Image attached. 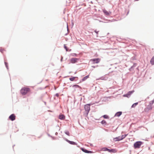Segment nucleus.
Segmentation results:
<instances>
[{"mask_svg":"<svg viewBox=\"0 0 154 154\" xmlns=\"http://www.w3.org/2000/svg\"><path fill=\"white\" fill-rule=\"evenodd\" d=\"M84 152L86 153H92V152L91 151H89L86 150V149L82 148L81 149Z\"/></svg>","mask_w":154,"mask_h":154,"instance_id":"f8f14e48","label":"nucleus"},{"mask_svg":"<svg viewBox=\"0 0 154 154\" xmlns=\"http://www.w3.org/2000/svg\"><path fill=\"white\" fill-rule=\"evenodd\" d=\"M122 112H117L115 114V116L119 117L122 115Z\"/></svg>","mask_w":154,"mask_h":154,"instance_id":"4468645a","label":"nucleus"},{"mask_svg":"<svg viewBox=\"0 0 154 154\" xmlns=\"http://www.w3.org/2000/svg\"><path fill=\"white\" fill-rule=\"evenodd\" d=\"M63 59V57H62L61 59V61H62Z\"/></svg>","mask_w":154,"mask_h":154,"instance_id":"c9c22d12","label":"nucleus"},{"mask_svg":"<svg viewBox=\"0 0 154 154\" xmlns=\"http://www.w3.org/2000/svg\"><path fill=\"white\" fill-rule=\"evenodd\" d=\"M99 31H97V30L95 29L94 30V32L96 33L97 35L98 34Z\"/></svg>","mask_w":154,"mask_h":154,"instance_id":"c85d7f7f","label":"nucleus"},{"mask_svg":"<svg viewBox=\"0 0 154 154\" xmlns=\"http://www.w3.org/2000/svg\"><path fill=\"white\" fill-rule=\"evenodd\" d=\"M103 149L104 151H107L109 152L115 153L117 152L116 150L115 149H109L107 148L104 147L103 148Z\"/></svg>","mask_w":154,"mask_h":154,"instance_id":"20e7f679","label":"nucleus"},{"mask_svg":"<svg viewBox=\"0 0 154 154\" xmlns=\"http://www.w3.org/2000/svg\"><path fill=\"white\" fill-rule=\"evenodd\" d=\"M101 123L102 124H104V125H106V122L105 120H103L101 122Z\"/></svg>","mask_w":154,"mask_h":154,"instance_id":"6ab92c4d","label":"nucleus"},{"mask_svg":"<svg viewBox=\"0 0 154 154\" xmlns=\"http://www.w3.org/2000/svg\"><path fill=\"white\" fill-rule=\"evenodd\" d=\"M65 133L67 135H68L69 136H70L69 133V131H65Z\"/></svg>","mask_w":154,"mask_h":154,"instance_id":"5701e85b","label":"nucleus"},{"mask_svg":"<svg viewBox=\"0 0 154 154\" xmlns=\"http://www.w3.org/2000/svg\"><path fill=\"white\" fill-rule=\"evenodd\" d=\"M103 117L104 119H108L109 118L108 116L106 115H104L103 116Z\"/></svg>","mask_w":154,"mask_h":154,"instance_id":"b1692460","label":"nucleus"},{"mask_svg":"<svg viewBox=\"0 0 154 154\" xmlns=\"http://www.w3.org/2000/svg\"><path fill=\"white\" fill-rule=\"evenodd\" d=\"M92 67H93V68H95V66H92Z\"/></svg>","mask_w":154,"mask_h":154,"instance_id":"f704fd0d","label":"nucleus"},{"mask_svg":"<svg viewBox=\"0 0 154 154\" xmlns=\"http://www.w3.org/2000/svg\"><path fill=\"white\" fill-rule=\"evenodd\" d=\"M30 89L28 87H23L20 90V93L23 95H25L29 93Z\"/></svg>","mask_w":154,"mask_h":154,"instance_id":"f257e3e1","label":"nucleus"},{"mask_svg":"<svg viewBox=\"0 0 154 154\" xmlns=\"http://www.w3.org/2000/svg\"><path fill=\"white\" fill-rule=\"evenodd\" d=\"M44 103H45V104H46V103L45 102Z\"/></svg>","mask_w":154,"mask_h":154,"instance_id":"58836bf2","label":"nucleus"},{"mask_svg":"<svg viewBox=\"0 0 154 154\" xmlns=\"http://www.w3.org/2000/svg\"><path fill=\"white\" fill-rule=\"evenodd\" d=\"M121 138V136H119L118 137H117L116 138V141H120L122 140H120V139Z\"/></svg>","mask_w":154,"mask_h":154,"instance_id":"412c9836","label":"nucleus"},{"mask_svg":"<svg viewBox=\"0 0 154 154\" xmlns=\"http://www.w3.org/2000/svg\"><path fill=\"white\" fill-rule=\"evenodd\" d=\"M128 135V134L122 135L121 136V138L120 139V140H122L124 139L126 137V136H127Z\"/></svg>","mask_w":154,"mask_h":154,"instance_id":"a211bd4d","label":"nucleus"},{"mask_svg":"<svg viewBox=\"0 0 154 154\" xmlns=\"http://www.w3.org/2000/svg\"><path fill=\"white\" fill-rule=\"evenodd\" d=\"M72 56L77 57L78 56L77 54L75 53H73L72 54Z\"/></svg>","mask_w":154,"mask_h":154,"instance_id":"a878e982","label":"nucleus"},{"mask_svg":"<svg viewBox=\"0 0 154 154\" xmlns=\"http://www.w3.org/2000/svg\"><path fill=\"white\" fill-rule=\"evenodd\" d=\"M137 69H138V67H137Z\"/></svg>","mask_w":154,"mask_h":154,"instance_id":"e433bc0d","label":"nucleus"},{"mask_svg":"<svg viewBox=\"0 0 154 154\" xmlns=\"http://www.w3.org/2000/svg\"><path fill=\"white\" fill-rule=\"evenodd\" d=\"M103 12L104 13L105 15L106 16H109L111 13V12H108L105 9L103 10Z\"/></svg>","mask_w":154,"mask_h":154,"instance_id":"6e6552de","label":"nucleus"},{"mask_svg":"<svg viewBox=\"0 0 154 154\" xmlns=\"http://www.w3.org/2000/svg\"><path fill=\"white\" fill-rule=\"evenodd\" d=\"M150 63L152 65H154V56L152 57L150 60Z\"/></svg>","mask_w":154,"mask_h":154,"instance_id":"dca6fc26","label":"nucleus"},{"mask_svg":"<svg viewBox=\"0 0 154 154\" xmlns=\"http://www.w3.org/2000/svg\"><path fill=\"white\" fill-rule=\"evenodd\" d=\"M149 109H152V107L151 106H149Z\"/></svg>","mask_w":154,"mask_h":154,"instance_id":"2f4dec72","label":"nucleus"},{"mask_svg":"<svg viewBox=\"0 0 154 154\" xmlns=\"http://www.w3.org/2000/svg\"><path fill=\"white\" fill-rule=\"evenodd\" d=\"M138 104V103H136L134 104H133L131 106L132 108L135 107L136 105H137Z\"/></svg>","mask_w":154,"mask_h":154,"instance_id":"aec40b11","label":"nucleus"},{"mask_svg":"<svg viewBox=\"0 0 154 154\" xmlns=\"http://www.w3.org/2000/svg\"><path fill=\"white\" fill-rule=\"evenodd\" d=\"M66 140L70 144L74 145H76L77 144V143H76L73 141H70L67 139H66Z\"/></svg>","mask_w":154,"mask_h":154,"instance_id":"9b49d317","label":"nucleus"},{"mask_svg":"<svg viewBox=\"0 0 154 154\" xmlns=\"http://www.w3.org/2000/svg\"><path fill=\"white\" fill-rule=\"evenodd\" d=\"M67 29H68V26L67 25Z\"/></svg>","mask_w":154,"mask_h":154,"instance_id":"4c0bfd02","label":"nucleus"},{"mask_svg":"<svg viewBox=\"0 0 154 154\" xmlns=\"http://www.w3.org/2000/svg\"><path fill=\"white\" fill-rule=\"evenodd\" d=\"M89 75H87V76L84 77L82 79V81H85L88 78H89Z\"/></svg>","mask_w":154,"mask_h":154,"instance_id":"f3484780","label":"nucleus"},{"mask_svg":"<svg viewBox=\"0 0 154 154\" xmlns=\"http://www.w3.org/2000/svg\"><path fill=\"white\" fill-rule=\"evenodd\" d=\"M79 60V58H72L70 59V62L72 63H75Z\"/></svg>","mask_w":154,"mask_h":154,"instance_id":"39448f33","label":"nucleus"},{"mask_svg":"<svg viewBox=\"0 0 154 154\" xmlns=\"http://www.w3.org/2000/svg\"><path fill=\"white\" fill-rule=\"evenodd\" d=\"M74 86L76 88L79 87V86L78 85H74Z\"/></svg>","mask_w":154,"mask_h":154,"instance_id":"7c9ffc66","label":"nucleus"},{"mask_svg":"<svg viewBox=\"0 0 154 154\" xmlns=\"http://www.w3.org/2000/svg\"><path fill=\"white\" fill-rule=\"evenodd\" d=\"M154 102V99L150 103V104L152 105Z\"/></svg>","mask_w":154,"mask_h":154,"instance_id":"cd10ccee","label":"nucleus"},{"mask_svg":"<svg viewBox=\"0 0 154 154\" xmlns=\"http://www.w3.org/2000/svg\"><path fill=\"white\" fill-rule=\"evenodd\" d=\"M4 51V49H0V51L1 52H2L3 51Z\"/></svg>","mask_w":154,"mask_h":154,"instance_id":"473e14b6","label":"nucleus"},{"mask_svg":"<svg viewBox=\"0 0 154 154\" xmlns=\"http://www.w3.org/2000/svg\"><path fill=\"white\" fill-rule=\"evenodd\" d=\"M59 119L60 120H64L65 118V116L63 115H60L59 116Z\"/></svg>","mask_w":154,"mask_h":154,"instance_id":"ddd939ff","label":"nucleus"},{"mask_svg":"<svg viewBox=\"0 0 154 154\" xmlns=\"http://www.w3.org/2000/svg\"><path fill=\"white\" fill-rule=\"evenodd\" d=\"M64 48L66 51H68V48L65 45H64Z\"/></svg>","mask_w":154,"mask_h":154,"instance_id":"bb28decb","label":"nucleus"},{"mask_svg":"<svg viewBox=\"0 0 154 154\" xmlns=\"http://www.w3.org/2000/svg\"><path fill=\"white\" fill-rule=\"evenodd\" d=\"M100 60V59L99 58H94L91 60V61H92L94 64L99 63Z\"/></svg>","mask_w":154,"mask_h":154,"instance_id":"0eeeda50","label":"nucleus"},{"mask_svg":"<svg viewBox=\"0 0 154 154\" xmlns=\"http://www.w3.org/2000/svg\"><path fill=\"white\" fill-rule=\"evenodd\" d=\"M9 118L11 120L13 121L15 119V116L14 114H12L9 116Z\"/></svg>","mask_w":154,"mask_h":154,"instance_id":"9d476101","label":"nucleus"},{"mask_svg":"<svg viewBox=\"0 0 154 154\" xmlns=\"http://www.w3.org/2000/svg\"><path fill=\"white\" fill-rule=\"evenodd\" d=\"M55 96L58 97L59 96V94L58 93H57L55 94Z\"/></svg>","mask_w":154,"mask_h":154,"instance_id":"c756f323","label":"nucleus"},{"mask_svg":"<svg viewBox=\"0 0 154 154\" xmlns=\"http://www.w3.org/2000/svg\"><path fill=\"white\" fill-rule=\"evenodd\" d=\"M108 79V77L106 75H104L103 76H102L100 77L99 79L97 80H106Z\"/></svg>","mask_w":154,"mask_h":154,"instance_id":"1a4fd4ad","label":"nucleus"},{"mask_svg":"<svg viewBox=\"0 0 154 154\" xmlns=\"http://www.w3.org/2000/svg\"><path fill=\"white\" fill-rule=\"evenodd\" d=\"M76 77H73L69 78V80L71 81H73L75 79Z\"/></svg>","mask_w":154,"mask_h":154,"instance_id":"4be33fe9","label":"nucleus"},{"mask_svg":"<svg viewBox=\"0 0 154 154\" xmlns=\"http://www.w3.org/2000/svg\"><path fill=\"white\" fill-rule=\"evenodd\" d=\"M134 92V91H129L128 92V93L126 94L123 95V96L125 97H129Z\"/></svg>","mask_w":154,"mask_h":154,"instance_id":"423d86ee","label":"nucleus"},{"mask_svg":"<svg viewBox=\"0 0 154 154\" xmlns=\"http://www.w3.org/2000/svg\"><path fill=\"white\" fill-rule=\"evenodd\" d=\"M137 65V64L136 63H134L133 64V65L132 66L131 68H130L129 69V70L130 71H131L133 69H134V68Z\"/></svg>","mask_w":154,"mask_h":154,"instance_id":"2eb2a0df","label":"nucleus"},{"mask_svg":"<svg viewBox=\"0 0 154 154\" xmlns=\"http://www.w3.org/2000/svg\"><path fill=\"white\" fill-rule=\"evenodd\" d=\"M92 105V104H88L85 105V106L84 108L86 112L88 114L90 110V106Z\"/></svg>","mask_w":154,"mask_h":154,"instance_id":"f03ea898","label":"nucleus"},{"mask_svg":"<svg viewBox=\"0 0 154 154\" xmlns=\"http://www.w3.org/2000/svg\"><path fill=\"white\" fill-rule=\"evenodd\" d=\"M5 66L6 68H7V69H8V63L5 61Z\"/></svg>","mask_w":154,"mask_h":154,"instance_id":"393cba45","label":"nucleus"},{"mask_svg":"<svg viewBox=\"0 0 154 154\" xmlns=\"http://www.w3.org/2000/svg\"><path fill=\"white\" fill-rule=\"evenodd\" d=\"M57 134H58V133H57V132H56V133H55V134L56 135H57Z\"/></svg>","mask_w":154,"mask_h":154,"instance_id":"72a5a7b5","label":"nucleus"},{"mask_svg":"<svg viewBox=\"0 0 154 154\" xmlns=\"http://www.w3.org/2000/svg\"><path fill=\"white\" fill-rule=\"evenodd\" d=\"M142 144V142L137 141L135 142L134 144V147L135 148H140Z\"/></svg>","mask_w":154,"mask_h":154,"instance_id":"7ed1b4c3","label":"nucleus"}]
</instances>
